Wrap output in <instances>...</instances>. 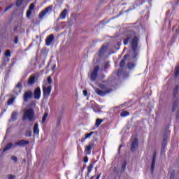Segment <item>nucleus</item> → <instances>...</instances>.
<instances>
[{"instance_id": "nucleus-43", "label": "nucleus", "mask_w": 179, "mask_h": 179, "mask_svg": "<svg viewBox=\"0 0 179 179\" xmlns=\"http://www.w3.org/2000/svg\"><path fill=\"white\" fill-rule=\"evenodd\" d=\"M110 67V62H107L105 63L104 69H108Z\"/></svg>"}, {"instance_id": "nucleus-25", "label": "nucleus", "mask_w": 179, "mask_h": 179, "mask_svg": "<svg viewBox=\"0 0 179 179\" xmlns=\"http://www.w3.org/2000/svg\"><path fill=\"white\" fill-rule=\"evenodd\" d=\"M179 76V65L175 67L174 76L175 78H178Z\"/></svg>"}, {"instance_id": "nucleus-40", "label": "nucleus", "mask_w": 179, "mask_h": 179, "mask_svg": "<svg viewBox=\"0 0 179 179\" xmlns=\"http://www.w3.org/2000/svg\"><path fill=\"white\" fill-rule=\"evenodd\" d=\"M19 43V36H16L14 38V44H18Z\"/></svg>"}, {"instance_id": "nucleus-52", "label": "nucleus", "mask_w": 179, "mask_h": 179, "mask_svg": "<svg viewBox=\"0 0 179 179\" xmlns=\"http://www.w3.org/2000/svg\"><path fill=\"white\" fill-rule=\"evenodd\" d=\"M57 68V66L55 64L52 68V71H54L55 69Z\"/></svg>"}, {"instance_id": "nucleus-55", "label": "nucleus", "mask_w": 179, "mask_h": 179, "mask_svg": "<svg viewBox=\"0 0 179 179\" xmlns=\"http://www.w3.org/2000/svg\"><path fill=\"white\" fill-rule=\"evenodd\" d=\"M93 178H94V176H92V177L90 178V179H93Z\"/></svg>"}, {"instance_id": "nucleus-53", "label": "nucleus", "mask_w": 179, "mask_h": 179, "mask_svg": "<svg viewBox=\"0 0 179 179\" xmlns=\"http://www.w3.org/2000/svg\"><path fill=\"white\" fill-rule=\"evenodd\" d=\"M100 176H101V174L97 175L96 178V179H100Z\"/></svg>"}, {"instance_id": "nucleus-58", "label": "nucleus", "mask_w": 179, "mask_h": 179, "mask_svg": "<svg viewBox=\"0 0 179 179\" xmlns=\"http://www.w3.org/2000/svg\"><path fill=\"white\" fill-rule=\"evenodd\" d=\"M121 148V145L120 146V148Z\"/></svg>"}, {"instance_id": "nucleus-42", "label": "nucleus", "mask_w": 179, "mask_h": 179, "mask_svg": "<svg viewBox=\"0 0 179 179\" xmlns=\"http://www.w3.org/2000/svg\"><path fill=\"white\" fill-rule=\"evenodd\" d=\"M13 7V4L10 5L9 6L6 7L4 10V13L5 12H8V10H9V9H12V8Z\"/></svg>"}, {"instance_id": "nucleus-49", "label": "nucleus", "mask_w": 179, "mask_h": 179, "mask_svg": "<svg viewBox=\"0 0 179 179\" xmlns=\"http://www.w3.org/2000/svg\"><path fill=\"white\" fill-rule=\"evenodd\" d=\"M83 95L86 97L87 96V90H83Z\"/></svg>"}, {"instance_id": "nucleus-1", "label": "nucleus", "mask_w": 179, "mask_h": 179, "mask_svg": "<svg viewBox=\"0 0 179 179\" xmlns=\"http://www.w3.org/2000/svg\"><path fill=\"white\" fill-rule=\"evenodd\" d=\"M140 40L141 37L139 35H136V32L135 31L129 30L126 34V38L123 41L124 45H128L129 43L131 44V48L133 52V59H136L138 55H139L138 45Z\"/></svg>"}, {"instance_id": "nucleus-29", "label": "nucleus", "mask_w": 179, "mask_h": 179, "mask_svg": "<svg viewBox=\"0 0 179 179\" xmlns=\"http://www.w3.org/2000/svg\"><path fill=\"white\" fill-rule=\"evenodd\" d=\"M14 101H15V97L13 96L8 100L7 101L8 106H10V104H13Z\"/></svg>"}, {"instance_id": "nucleus-33", "label": "nucleus", "mask_w": 179, "mask_h": 179, "mask_svg": "<svg viewBox=\"0 0 179 179\" xmlns=\"http://www.w3.org/2000/svg\"><path fill=\"white\" fill-rule=\"evenodd\" d=\"M127 169V161H124L122 164V171H125V169Z\"/></svg>"}, {"instance_id": "nucleus-30", "label": "nucleus", "mask_w": 179, "mask_h": 179, "mask_svg": "<svg viewBox=\"0 0 179 179\" xmlns=\"http://www.w3.org/2000/svg\"><path fill=\"white\" fill-rule=\"evenodd\" d=\"M47 117H48V113H45L42 117V124H44V122H45V121L47 120Z\"/></svg>"}, {"instance_id": "nucleus-45", "label": "nucleus", "mask_w": 179, "mask_h": 179, "mask_svg": "<svg viewBox=\"0 0 179 179\" xmlns=\"http://www.w3.org/2000/svg\"><path fill=\"white\" fill-rule=\"evenodd\" d=\"M48 85H51V83H52V78H51V76L48 77Z\"/></svg>"}, {"instance_id": "nucleus-54", "label": "nucleus", "mask_w": 179, "mask_h": 179, "mask_svg": "<svg viewBox=\"0 0 179 179\" xmlns=\"http://www.w3.org/2000/svg\"><path fill=\"white\" fill-rule=\"evenodd\" d=\"M176 118H179V115H176Z\"/></svg>"}, {"instance_id": "nucleus-10", "label": "nucleus", "mask_w": 179, "mask_h": 179, "mask_svg": "<svg viewBox=\"0 0 179 179\" xmlns=\"http://www.w3.org/2000/svg\"><path fill=\"white\" fill-rule=\"evenodd\" d=\"M52 9V6H49L46 7L43 10H42L39 13L38 15L39 19H43V16H45V15H47V13H48V12H50V10H51Z\"/></svg>"}, {"instance_id": "nucleus-50", "label": "nucleus", "mask_w": 179, "mask_h": 179, "mask_svg": "<svg viewBox=\"0 0 179 179\" xmlns=\"http://www.w3.org/2000/svg\"><path fill=\"white\" fill-rule=\"evenodd\" d=\"M19 27H17V26H15V27H14V33H16L17 31V29H18Z\"/></svg>"}, {"instance_id": "nucleus-4", "label": "nucleus", "mask_w": 179, "mask_h": 179, "mask_svg": "<svg viewBox=\"0 0 179 179\" xmlns=\"http://www.w3.org/2000/svg\"><path fill=\"white\" fill-rule=\"evenodd\" d=\"M99 71H100V66H96L93 71L90 73V80L92 82H96V79H97L99 76Z\"/></svg>"}, {"instance_id": "nucleus-15", "label": "nucleus", "mask_w": 179, "mask_h": 179, "mask_svg": "<svg viewBox=\"0 0 179 179\" xmlns=\"http://www.w3.org/2000/svg\"><path fill=\"white\" fill-rule=\"evenodd\" d=\"M138 145L139 140H138V138H136L134 142L131 143V150H132V152H135V150H136V148H138Z\"/></svg>"}, {"instance_id": "nucleus-31", "label": "nucleus", "mask_w": 179, "mask_h": 179, "mask_svg": "<svg viewBox=\"0 0 179 179\" xmlns=\"http://www.w3.org/2000/svg\"><path fill=\"white\" fill-rule=\"evenodd\" d=\"M127 67L129 68V69H134V68H135V64L132 62H129L127 64Z\"/></svg>"}, {"instance_id": "nucleus-6", "label": "nucleus", "mask_w": 179, "mask_h": 179, "mask_svg": "<svg viewBox=\"0 0 179 179\" xmlns=\"http://www.w3.org/2000/svg\"><path fill=\"white\" fill-rule=\"evenodd\" d=\"M168 138H169V131L166 130L163 136V143H162L161 155H163V153H164V148H166Z\"/></svg>"}, {"instance_id": "nucleus-51", "label": "nucleus", "mask_w": 179, "mask_h": 179, "mask_svg": "<svg viewBox=\"0 0 179 179\" xmlns=\"http://www.w3.org/2000/svg\"><path fill=\"white\" fill-rule=\"evenodd\" d=\"M86 137L81 138V142L83 143L85 141H86Z\"/></svg>"}, {"instance_id": "nucleus-13", "label": "nucleus", "mask_w": 179, "mask_h": 179, "mask_svg": "<svg viewBox=\"0 0 179 179\" xmlns=\"http://www.w3.org/2000/svg\"><path fill=\"white\" fill-rule=\"evenodd\" d=\"M22 82L20 81L17 85L15 86V87L13 90V93H15V94H19L20 93H22Z\"/></svg>"}, {"instance_id": "nucleus-57", "label": "nucleus", "mask_w": 179, "mask_h": 179, "mask_svg": "<svg viewBox=\"0 0 179 179\" xmlns=\"http://www.w3.org/2000/svg\"><path fill=\"white\" fill-rule=\"evenodd\" d=\"M0 54H1V50H0Z\"/></svg>"}, {"instance_id": "nucleus-19", "label": "nucleus", "mask_w": 179, "mask_h": 179, "mask_svg": "<svg viewBox=\"0 0 179 179\" xmlns=\"http://www.w3.org/2000/svg\"><path fill=\"white\" fill-rule=\"evenodd\" d=\"M34 134L38 135L40 134V129H38V123H35L34 125Z\"/></svg>"}, {"instance_id": "nucleus-24", "label": "nucleus", "mask_w": 179, "mask_h": 179, "mask_svg": "<svg viewBox=\"0 0 179 179\" xmlns=\"http://www.w3.org/2000/svg\"><path fill=\"white\" fill-rule=\"evenodd\" d=\"M103 121H104V119H99V118L96 119L95 122V126H96L97 127H100Z\"/></svg>"}, {"instance_id": "nucleus-36", "label": "nucleus", "mask_w": 179, "mask_h": 179, "mask_svg": "<svg viewBox=\"0 0 179 179\" xmlns=\"http://www.w3.org/2000/svg\"><path fill=\"white\" fill-rule=\"evenodd\" d=\"M34 8H35L34 3H31L30 6H29V10H31V12L32 10H34Z\"/></svg>"}, {"instance_id": "nucleus-8", "label": "nucleus", "mask_w": 179, "mask_h": 179, "mask_svg": "<svg viewBox=\"0 0 179 179\" xmlns=\"http://www.w3.org/2000/svg\"><path fill=\"white\" fill-rule=\"evenodd\" d=\"M33 98V92L31 90H29L24 92L23 95V101L24 103H27L30 99Z\"/></svg>"}, {"instance_id": "nucleus-5", "label": "nucleus", "mask_w": 179, "mask_h": 179, "mask_svg": "<svg viewBox=\"0 0 179 179\" xmlns=\"http://www.w3.org/2000/svg\"><path fill=\"white\" fill-rule=\"evenodd\" d=\"M43 93L44 97H48L51 94V90H52V86L48 85L47 84L43 85L42 86Z\"/></svg>"}, {"instance_id": "nucleus-16", "label": "nucleus", "mask_w": 179, "mask_h": 179, "mask_svg": "<svg viewBox=\"0 0 179 179\" xmlns=\"http://www.w3.org/2000/svg\"><path fill=\"white\" fill-rule=\"evenodd\" d=\"M28 85L29 86H33L34 83H36V76L31 75L28 79Z\"/></svg>"}, {"instance_id": "nucleus-38", "label": "nucleus", "mask_w": 179, "mask_h": 179, "mask_svg": "<svg viewBox=\"0 0 179 179\" xmlns=\"http://www.w3.org/2000/svg\"><path fill=\"white\" fill-rule=\"evenodd\" d=\"M11 160L14 161V163H17V157L15 155H12Z\"/></svg>"}, {"instance_id": "nucleus-46", "label": "nucleus", "mask_w": 179, "mask_h": 179, "mask_svg": "<svg viewBox=\"0 0 179 179\" xmlns=\"http://www.w3.org/2000/svg\"><path fill=\"white\" fill-rule=\"evenodd\" d=\"M31 131H28L26 132L25 134V136H27L28 138H30V136H31Z\"/></svg>"}, {"instance_id": "nucleus-44", "label": "nucleus", "mask_w": 179, "mask_h": 179, "mask_svg": "<svg viewBox=\"0 0 179 179\" xmlns=\"http://www.w3.org/2000/svg\"><path fill=\"white\" fill-rule=\"evenodd\" d=\"M92 134H94L93 131H91L90 134H85V138L87 139V138H90V136H92Z\"/></svg>"}, {"instance_id": "nucleus-12", "label": "nucleus", "mask_w": 179, "mask_h": 179, "mask_svg": "<svg viewBox=\"0 0 179 179\" xmlns=\"http://www.w3.org/2000/svg\"><path fill=\"white\" fill-rule=\"evenodd\" d=\"M54 40H55L54 34L49 35L45 39V45H47V47H50V45L52 44Z\"/></svg>"}, {"instance_id": "nucleus-9", "label": "nucleus", "mask_w": 179, "mask_h": 179, "mask_svg": "<svg viewBox=\"0 0 179 179\" xmlns=\"http://www.w3.org/2000/svg\"><path fill=\"white\" fill-rule=\"evenodd\" d=\"M33 95L35 100H40V98L41 97V89H40V87H38L34 90Z\"/></svg>"}, {"instance_id": "nucleus-22", "label": "nucleus", "mask_w": 179, "mask_h": 179, "mask_svg": "<svg viewBox=\"0 0 179 179\" xmlns=\"http://www.w3.org/2000/svg\"><path fill=\"white\" fill-rule=\"evenodd\" d=\"M93 166H94V162H90L87 167V176H89L90 173H92V170H93Z\"/></svg>"}, {"instance_id": "nucleus-2", "label": "nucleus", "mask_w": 179, "mask_h": 179, "mask_svg": "<svg viewBox=\"0 0 179 179\" xmlns=\"http://www.w3.org/2000/svg\"><path fill=\"white\" fill-rule=\"evenodd\" d=\"M99 87H100L101 90L99 88H95L94 92L98 94V96H101V97H104L106 94H108L113 92V89H108L107 87V85L104 84H99L98 85Z\"/></svg>"}, {"instance_id": "nucleus-11", "label": "nucleus", "mask_w": 179, "mask_h": 179, "mask_svg": "<svg viewBox=\"0 0 179 179\" xmlns=\"http://www.w3.org/2000/svg\"><path fill=\"white\" fill-rule=\"evenodd\" d=\"M27 145H30V141L24 139L20 140L15 143V146H20V148H23V146H26Z\"/></svg>"}, {"instance_id": "nucleus-14", "label": "nucleus", "mask_w": 179, "mask_h": 179, "mask_svg": "<svg viewBox=\"0 0 179 179\" xmlns=\"http://www.w3.org/2000/svg\"><path fill=\"white\" fill-rule=\"evenodd\" d=\"M157 156V153L156 151L154 152L153 156H152V160L151 164V173L153 174L155 171V164H156V157Z\"/></svg>"}, {"instance_id": "nucleus-41", "label": "nucleus", "mask_w": 179, "mask_h": 179, "mask_svg": "<svg viewBox=\"0 0 179 179\" xmlns=\"http://www.w3.org/2000/svg\"><path fill=\"white\" fill-rule=\"evenodd\" d=\"M106 50H107V46L106 45H103L101 48L100 52H103L104 53V52L106 51Z\"/></svg>"}, {"instance_id": "nucleus-35", "label": "nucleus", "mask_w": 179, "mask_h": 179, "mask_svg": "<svg viewBox=\"0 0 179 179\" xmlns=\"http://www.w3.org/2000/svg\"><path fill=\"white\" fill-rule=\"evenodd\" d=\"M7 178L8 179H16V176L12 175V174H8V175H7Z\"/></svg>"}, {"instance_id": "nucleus-17", "label": "nucleus", "mask_w": 179, "mask_h": 179, "mask_svg": "<svg viewBox=\"0 0 179 179\" xmlns=\"http://www.w3.org/2000/svg\"><path fill=\"white\" fill-rule=\"evenodd\" d=\"M128 57H129V55H124V59H122L120 62V68H124V66H125V62L127 61V58H128Z\"/></svg>"}, {"instance_id": "nucleus-48", "label": "nucleus", "mask_w": 179, "mask_h": 179, "mask_svg": "<svg viewBox=\"0 0 179 179\" xmlns=\"http://www.w3.org/2000/svg\"><path fill=\"white\" fill-rule=\"evenodd\" d=\"M84 163H87L89 162V157L87 156H85L83 159Z\"/></svg>"}, {"instance_id": "nucleus-39", "label": "nucleus", "mask_w": 179, "mask_h": 179, "mask_svg": "<svg viewBox=\"0 0 179 179\" xmlns=\"http://www.w3.org/2000/svg\"><path fill=\"white\" fill-rule=\"evenodd\" d=\"M5 57H11V53L10 50H7L5 52Z\"/></svg>"}, {"instance_id": "nucleus-3", "label": "nucleus", "mask_w": 179, "mask_h": 179, "mask_svg": "<svg viewBox=\"0 0 179 179\" xmlns=\"http://www.w3.org/2000/svg\"><path fill=\"white\" fill-rule=\"evenodd\" d=\"M36 114L34 113V109L30 108L24 110L22 121H26L28 120L30 122H31V121L34 120Z\"/></svg>"}, {"instance_id": "nucleus-27", "label": "nucleus", "mask_w": 179, "mask_h": 179, "mask_svg": "<svg viewBox=\"0 0 179 179\" xmlns=\"http://www.w3.org/2000/svg\"><path fill=\"white\" fill-rule=\"evenodd\" d=\"M128 115H129V112L127 110H123L120 113V117H128Z\"/></svg>"}, {"instance_id": "nucleus-47", "label": "nucleus", "mask_w": 179, "mask_h": 179, "mask_svg": "<svg viewBox=\"0 0 179 179\" xmlns=\"http://www.w3.org/2000/svg\"><path fill=\"white\" fill-rule=\"evenodd\" d=\"M31 16V11L30 10L27 11V17H30Z\"/></svg>"}, {"instance_id": "nucleus-7", "label": "nucleus", "mask_w": 179, "mask_h": 179, "mask_svg": "<svg viewBox=\"0 0 179 179\" xmlns=\"http://www.w3.org/2000/svg\"><path fill=\"white\" fill-rule=\"evenodd\" d=\"M96 144L94 142H90L85 146V153L87 155H92V149H94Z\"/></svg>"}, {"instance_id": "nucleus-18", "label": "nucleus", "mask_w": 179, "mask_h": 179, "mask_svg": "<svg viewBox=\"0 0 179 179\" xmlns=\"http://www.w3.org/2000/svg\"><path fill=\"white\" fill-rule=\"evenodd\" d=\"M66 15H68V10L65 8L59 15V17L62 20L66 19Z\"/></svg>"}, {"instance_id": "nucleus-34", "label": "nucleus", "mask_w": 179, "mask_h": 179, "mask_svg": "<svg viewBox=\"0 0 179 179\" xmlns=\"http://www.w3.org/2000/svg\"><path fill=\"white\" fill-rule=\"evenodd\" d=\"M174 177H176V171L173 170L170 174V179H174Z\"/></svg>"}, {"instance_id": "nucleus-56", "label": "nucleus", "mask_w": 179, "mask_h": 179, "mask_svg": "<svg viewBox=\"0 0 179 179\" xmlns=\"http://www.w3.org/2000/svg\"><path fill=\"white\" fill-rule=\"evenodd\" d=\"M24 163H26V159H24Z\"/></svg>"}, {"instance_id": "nucleus-32", "label": "nucleus", "mask_w": 179, "mask_h": 179, "mask_svg": "<svg viewBox=\"0 0 179 179\" xmlns=\"http://www.w3.org/2000/svg\"><path fill=\"white\" fill-rule=\"evenodd\" d=\"M22 3H23V0H17L15 2V5L17 8H19V6L22 5Z\"/></svg>"}, {"instance_id": "nucleus-37", "label": "nucleus", "mask_w": 179, "mask_h": 179, "mask_svg": "<svg viewBox=\"0 0 179 179\" xmlns=\"http://www.w3.org/2000/svg\"><path fill=\"white\" fill-rule=\"evenodd\" d=\"M124 71L122 69H119L117 73V76H122Z\"/></svg>"}, {"instance_id": "nucleus-20", "label": "nucleus", "mask_w": 179, "mask_h": 179, "mask_svg": "<svg viewBox=\"0 0 179 179\" xmlns=\"http://www.w3.org/2000/svg\"><path fill=\"white\" fill-rule=\"evenodd\" d=\"M178 99H176L173 101V106H172V112L174 113L176 110H177V107H178Z\"/></svg>"}, {"instance_id": "nucleus-28", "label": "nucleus", "mask_w": 179, "mask_h": 179, "mask_svg": "<svg viewBox=\"0 0 179 179\" xmlns=\"http://www.w3.org/2000/svg\"><path fill=\"white\" fill-rule=\"evenodd\" d=\"M17 113H16V112H13L11 115V120L12 121H16V120H17Z\"/></svg>"}, {"instance_id": "nucleus-21", "label": "nucleus", "mask_w": 179, "mask_h": 179, "mask_svg": "<svg viewBox=\"0 0 179 179\" xmlns=\"http://www.w3.org/2000/svg\"><path fill=\"white\" fill-rule=\"evenodd\" d=\"M13 146V144L12 143H8L6 147L3 149V153H5V152L9 150L10 149H12V147Z\"/></svg>"}, {"instance_id": "nucleus-26", "label": "nucleus", "mask_w": 179, "mask_h": 179, "mask_svg": "<svg viewBox=\"0 0 179 179\" xmlns=\"http://www.w3.org/2000/svg\"><path fill=\"white\" fill-rule=\"evenodd\" d=\"M143 3V2H141L140 0H137V1H135L134 4L133 5L134 8H138V6H141Z\"/></svg>"}, {"instance_id": "nucleus-23", "label": "nucleus", "mask_w": 179, "mask_h": 179, "mask_svg": "<svg viewBox=\"0 0 179 179\" xmlns=\"http://www.w3.org/2000/svg\"><path fill=\"white\" fill-rule=\"evenodd\" d=\"M178 89H179V86L176 85L175 88L173 89V97H176L177 94H178Z\"/></svg>"}]
</instances>
